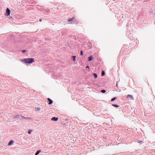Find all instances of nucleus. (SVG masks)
Returning <instances> with one entry per match:
<instances>
[{"label":"nucleus","instance_id":"13","mask_svg":"<svg viewBox=\"0 0 155 155\" xmlns=\"http://www.w3.org/2000/svg\"><path fill=\"white\" fill-rule=\"evenodd\" d=\"M72 58H73V60L74 61H75V59L76 58L75 56H72Z\"/></svg>","mask_w":155,"mask_h":155},{"label":"nucleus","instance_id":"11","mask_svg":"<svg viewBox=\"0 0 155 155\" xmlns=\"http://www.w3.org/2000/svg\"><path fill=\"white\" fill-rule=\"evenodd\" d=\"M112 105L114 106V107H119V106L117 105H116V104H113Z\"/></svg>","mask_w":155,"mask_h":155},{"label":"nucleus","instance_id":"20","mask_svg":"<svg viewBox=\"0 0 155 155\" xmlns=\"http://www.w3.org/2000/svg\"><path fill=\"white\" fill-rule=\"evenodd\" d=\"M80 54L81 55H83V51H81L80 52Z\"/></svg>","mask_w":155,"mask_h":155},{"label":"nucleus","instance_id":"18","mask_svg":"<svg viewBox=\"0 0 155 155\" xmlns=\"http://www.w3.org/2000/svg\"><path fill=\"white\" fill-rule=\"evenodd\" d=\"M40 108H35V110L36 111H39L40 110Z\"/></svg>","mask_w":155,"mask_h":155},{"label":"nucleus","instance_id":"4","mask_svg":"<svg viewBox=\"0 0 155 155\" xmlns=\"http://www.w3.org/2000/svg\"><path fill=\"white\" fill-rule=\"evenodd\" d=\"M58 118L54 117L51 118V120L53 121H56L58 120Z\"/></svg>","mask_w":155,"mask_h":155},{"label":"nucleus","instance_id":"25","mask_svg":"<svg viewBox=\"0 0 155 155\" xmlns=\"http://www.w3.org/2000/svg\"><path fill=\"white\" fill-rule=\"evenodd\" d=\"M42 21V20L41 19H40V20H39L40 21Z\"/></svg>","mask_w":155,"mask_h":155},{"label":"nucleus","instance_id":"15","mask_svg":"<svg viewBox=\"0 0 155 155\" xmlns=\"http://www.w3.org/2000/svg\"><path fill=\"white\" fill-rule=\"evenodd\" d=\"M101 92L102 93H105L106 92V91L104 90H101Z\"/></svg>","mask_w":155,"mask_h":155},{"label":"nucleus","instance_id":"8","mask_svg":"<svg viewBox=\"0 0 155 155\" xmlns=\"http://www.w3.org/2000/svg\"><path fill=\"white\" fill-rule=\"evenodd\" d=\"M13 143V141L12 140L10 141L8 143V145L10 146Z\"/></svg>","mask_w":155,"mask_h":155},{"label":"nucleus","instance_id":"7","mask_svg":"<svg viewBox=\"0 0 155 155\" xmlns=\"http://www.w3.org/2000/svg\"><path fill=\"white\" fill-rule=\"evenodd\" d=\"M92 59H93V58H92V56H91L89 57L88 58V60L89 61H90L92 60Z\"/></svg>","mask_w":155,"mask_h":155},{"label":"nucleus","instance_id":"6","mask_svg":"<svg viewBox=\"0 0 155 155\" xmlns=\"http://www.w3.org/2000/svg\"><path fill=\"white\" fill-rule=\"evenodd\" d=\"M48 100L49 101V103L48 104H52V103H53L52 101L51 100L50 98H48Z\"/></svg>","mask_w":155,"mask_h":155},{"label":"nucleus","instance_id":"26","mask_svg":"<svg viewBox=\"0 0 155 155\" xmlns=\"http://www.w3.org/2000/svg\"><path fill=\"white\" fill-rule=\"evenodd\" d=\"M116 86L117 87V85H116Z\"/></svg>","mask_w":155,"mask_h":155},{"label":"nucleus","instance_id":"17","mask_svg":"<svg viewBox=\"0 0 155 155\" xmlns=\"http://www.w3.org/2000/svg\"><path fill=\"white\" fill-rule=\"evenodd\" d=\"M116 99V97H114L111 100V101H114Z\"/></svg>","mask_w":155,"mask_h":155},{"label":"nucleus","instance_id":"24","mask_svg":"<svg viewBox=\"0 0 155 155\" xmlns=\"http://www.w3.org/2000/svg\"><path fill=\"white\" fill-rule=\"evenodd\" d=\"M142 142V141H140V142H138V143H141V142Z\"/></svg>","mask_w":155,"mask_h":155},{"label":"nucleus","instance_id":"21","mask_svg":"<svg viewBox=\"0 0 155 155\" xmlns=\"http://www.w3.org/2000/svg\"><path fill=\"white\" fill-rule=\"evenodd\" d=\"M31 118L29 117H26V119H30Z\"/></svg>","mask_w":155,"mask_h":155},{"label":"nucleus","instance_id":"3","mask_svg":"<svg viewBox=\"0 0 155 155\" xmlns=\"http://www.w3.org/2000/svg\"><path fill=\"white\" fill-rule=\"evenodd\" d=\"M127 98L130 99L132 100H134V99L133 98V96L131 95L128 94V95H127Z\"/></svg>","mask_w":155,"mask_h":155},{"label":"nucleus","instance_id":"12","mask_svg":"<svg viewBox=\"0 0 155 155\" xmlns=\"http://www.w3.org/2000/svg\"><path fill=\"white\" fill-rule=\"evenodd\" d=\"M93 75L95 78H97V75L96 73H94Z\"/></svg>","mask_w":155,"mask_h":155},{"label":"nucleus","instance_id":"16","mask_svg":"<svg viewBox=\"0 0 155 155\" xmlns=\"http://www.w3.org/2000/svg\"><path fill=\"white\" fill-rule=\"evenodd\" d=\"M105 74V72H104V71H102V73H101V75L102 76H103V75H104Z\"/></svg>","mask_w":155,"mask_h":155},{"label":"nucleus","instance_id":"19","mask_svg":"<svg viewBox=\"0 0 155 155\" xmlns=\"http://www.w3.org/2000/svg\"><path fill=\"white\" fill-rule=\"evenodd\" d=\"M32 131L31 130H29V131H28V133L29 134H31V132H32Z\"/></svg>","mask_w":155,"mask_h":155},{"label":"nucleus","instance_id":"5","mask_svg":"<svg viewBox=\"0 0 155 155\" xmlns=\"http://www.w3.org/2000/svg\"><path fill=\"white\" fill-rule=\"evenodd\" d=\"M21 115H18L16 116H15L14 117V118H21Z\"/></svg>","mask_w":155,"mask_h":155},{"label":"nucleus","instance_id":"23","mask_svg":"<svg viewBox=\"0 0 155 155\" xmlns=\"http://www.w3.org/2000/svg\"><path fill=\"white\" fill-rule=\"evenodd\" d=\"M86 68H89V67L88 66H86Z\"/></svg>","mask_w":155,"mask_h":155},{"label":"nucleus","instance_id":"22","mask_svg":"<svg viewBox=\"0 0 155 155\" xmlns=\"http://www.w3.org/2000/svg\"><path fill=\"white\" fill-rule=\"evenodd\" d=\"M26 50H23L22 51V52H26Z\"/></svg>","mask_w":155,"mask_h":155},{"label":"nucleus","instance_id":"9","mask_svg":"<svg viewBox=\"0 0 155 155\" xmlns=\"http://www.w3.org/2000/svg\"><path fill=\"white\" fill-rule=\"evenodd\" d=\"M74 18L73 17L71 19H69L68 21L69 22H70L71 21H72L74 20Z\"/></svg>","mask_w":155,"mask_h":155},{"label":"nucleus","instance_id":"14","mask_svg":"<svg viewBox=\"0 0 155 155\" xmlns=\"http://www.w3.org/2000/svg\"><path fill=\"white\" fill-rule=\"evenodd\" d=\"M21 119H26V117H24V116H21Z\"/></svg>","mask_w":155,"mask_h":155},{"label":"nucleus","instance_id":"1","mask_svg":"<svg viewBox=\"0 0 155 155\" xmlns=\"http://www.w3.org/2000/svg\"><path fill=\"white\" fill-rule=\"evenodd\" d=\"M21 61L25 63L31 64L35 62L34 58H26L22 59Z\"/></svg>","mask_w":155,"mask_h":155},{"label":"nucleus","instance_id":"2","mask_svg":"<svg viewBox=\"0 0 155 155\" xmlns=\"http://www.w3.org/2000/svg\"><path fill=\"white\" fill-rule=\"evenodd\" d=\"M10 11L8 8L6 10V14L7 16H9L10 14Z\"/></svg>","mask_w":155,"mask_h":155},{"label":"nucleus","instance_id":"10","mask_svg":"<svg viewBox=\"0 0 155 155\" xmlns=\"http://www.w3.org/2000/svg\"><path fill=\"white\" fill-rule=\"evenodd\" d=\"M41 152L40 150L38 151L36 153H35V155H38L39 153Z\"/></svg>","mask_w":155,"mask_h":155}]
</instances>
